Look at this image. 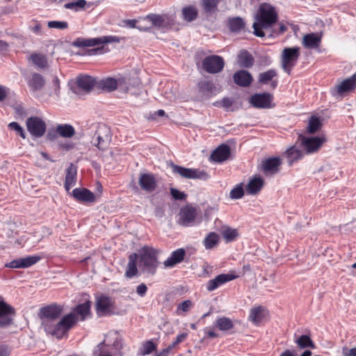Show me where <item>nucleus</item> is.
<instances>
[{"mask_svg":"<svg viewBox=\"0 0 356 356\" xmlns=\"http://www.w3.org/2000/svg\"><path fill=\"white\" fill-rule=\"evenodd\" d=\"M255 19L252 25L254 33L258 37H264L265 34L263 29L270 28L277 22V14L273 6L264 3L259 6Z\"/></svg>","mask_w":356,"mask_h":356,"instance_id":"1","label":"nucleus"},{"mask_svg":"<svg viewBox=\"0 0 356 356\" xmlns=\"http://www.w3.org/2000/svg\"><path fill=\"white\" fill-rule=\"evenodd\" d=\"M74 325V318L72 314H67L59 321H51L43 328L47 334L56 339H62L67 334L69 330Z\"/></svg>","mask_w":356,"mask_h":356,"instance_id":"2","label":"nucleus"},{"mask_svg":"<svg viewBox=\"0 0 356 356\" xmlns=\"http://www.w3.org/2000/svg\"><path fill=\"white\" fill-rule=\"evenodd\" d=\"M138 255L139 257V267L143 271L154 274L158 266L156 250L148 246H144Z\"/></svg>","mask_w":356,"mask_h":356,"instance_id":"3","label":"nucleus"},{"mask_svg":"<svg viewBox=\"0 0 356 356\" xmlns=\"http://www.w3.org/2000/svg\"><path fill=\"white\" fill-rule=\"evenodd\" d=\"M298 47L284 48L282 53V67L285 72L290 74L292 68L296 65L300 57Z\"/></svg>","mask_w":356,"mask_h":356,"instance_id":"4","label":"nucleus"},{"mask_svg":"<svg viewBox=\"0 0 356 356\" xmlns=\"http://www.w3.org/2000/svg\"><path fill=\"white\" fill-rule=\"evenodd\" d=\"M63 312V307L53 304L40 309L38 316L42 327L51 323V321L58 320Z\"/></svg>","mask_w":356,"mask_h":356,"instance_id":"5","label":"nucleus"},{"mask_svg":"<svg viewBox=\"0 0 356 356\" xmlns=\"http://www.w3.org/2000/svg\"><path fill=\"white\" fill-rule=\"evenodd\" d=\"M95 310L99 317L111 316L114 314L115 301L105 295H100L95 298Z\"/></svg>","mask_w":356,"mask_h":356,"instance_id":"6","label":"nucleus"},{"mask_svg":"<svg viewBox=\"0 0 356 356\" xmlns=\"http://www.w3.org/2000/svg\"><path fill=\"white\" fill-rule=\"evenodd\" d=\"M111 140L110 129L105 125L99 127L93 136L91 143L99 149L104 150L109 145Z\"/></svg>","mask_w":356,"mask_h":356,"instance_id":"7","label":"nucleus"},{"mask_svg":"<svg viewBox=\"0 0 356 356\" xmlns=\"http://www.w3.org/2000/svg\"><path fill=\"white\" fill-rule=\"evenodd\" d=\"M224 67V59L220 56H208L202 61V68L210 74L219 73L223 70Z\"/></svg>","mask_w":356,"mask_h":356,"instance_id":"8","label":"nucleus"},{"mask_svg":"<svg viewBox=\"0 0 356 356\" xmlns=\"http://www.w3.org/2000/svg\"><path fill=\"white\" fill-rule=\"evenodd\" d=\"M146 19L150 21L154 26L162 30L172 28L175 23V15L150 14L146 17Z\"/></svg>","mask_w":356,"mask_h":356,"instance_id":"9","label":"nucleus"},{"mask_svg":"<svg viewBox=\"0 0 356 356\" xmlns=\"http://www.w3.org/2000/svg\"><path fill=\"white\" fill-rule=\"evenodd\" d=\"M112 42H120V38L111 35L89 39L77 38L73 42V46L76 47H94Z\"/></svg>","mask_w":356,"mask_h":356,"instance_id":"10","label":"nucleus"},{"mask_svg":"<svg viewBox=\"0 0 356 356\" xmlns=\"http://www.w3.org/2000/svg\"><path fill=\"white\" fill-rule=\"evenodd\" d=\"M99 86L107 92H111L118 88L124 91H127L129 89L125 78L114 79L108 77L101 80Z\"/></svg>","mask_w":356,"mask_h":356,"instance_id":"11","label":"nucleus"},{"mask_svg":"<svg viewBox=\"0 0 356 356\" xmlns=\"http://www.w3.org/2000/svg\"><path fill=\"white\" fill-rule=\"evenodd\" d=\"M15 316L13 307L6 301L0 300V327L5 328L10 325Z\"/></svg>","mask_w":356,"mask_h":356,"instance_id":"12","label":"nucleus"},{"mask_svg":"<svg viewBox=\"0 0 356 356\" xmlns=\"http://www.w3.org/2000/svg\"><path fill=\"white\" fill-rule=\"evenodd\" d=\"M28 131L34 137L42 136L46 131V123L38 117H30L26 120Z\"/></svg>","mask_w":356,"mask_h":356,"instance_id":"13","label":"nucleus"},{"mask_svg":"<svg viewBox=\"0 0 356 356\" xmlns=\"http://www.w3.org/2000/svg\"><path fill=\"white\" fill-rule=\"evenodd\" d=\"M273 96L268 92L256 93L250 98V104L257 108H270L273 107Z\"/></svg>","mask_w":356,"mask_h":356,"instance_id":"14","label":"nucleus"},{"mask_svg":"<svg viewBox=\"0 0 356 356\" xmlns=\"http://www.w3.org/2000/svg\"><path fill=\"white\" fill-rule=\"evenodd\" d=\"M95 80L90 76H81L77 77L76 86L72 88V91L76 95L88 93L95 86Z\"/></svg>","mask_w":356,"mask_h":356,"instance_id":"15","label":"nucleus"},{"mask_svg":"<svg viewBox=\"0 0 356 356\" xmlns=\"http://www.w3.org/2000/svg\"><path fill=\"white\" fill-rule=\"evenodd\" d=\"M300 145L307 154H312L317 152L324 143L325 140L319 137H305L300 135Z\"/></svg>","mask_w":356,"mask_h":356,"instance_id":"16","label":"nucleus"},{"mask_svg":"<svg viewBox=\"0 0 356 356\" xmlns=\"http://www.w3.org/2000/svg\"><path fill=\"white\" fill-rule=\"evenodd\" d=\"M356 88V72L350 78L341 81L331 90L333 96H341Z\"/></svg>","mask_w":356,"mask_h":356,"instance_id":"17","label":"nucleus"},{"mask_svg":"<svg viewBox=\"0 0 356 356\" xmlns=\"http://www.w3.org/2000/svg\"><path fill=\"white\" fill-rule=\"evenodd\" d=\"M196 214V209L192 206L182 207L179 213V224L184 227L193 225Z\"/></svg>","mask_w":356,"mask_h":356,"instance_id":"18","label":"nucleus"},{"mask_svg":"<svg viewBox=\"0 0 356 356\" xmlns=\"http://www.w3.org/2000/svg\"><path fill=\"white\" fill-rule=\"evenodd\" d=\"M230 156V147L227 144H221L212 152L209 159L212 161L220 163L229 160Z\"/></svg>","mask_w":356,"mask_h":356,"instance_id":"19","label":"nucleus"},{"mask_svg":"<svg viewBox=\"0 0 356 356\" xmlns=\"http://www.w3.org/2000/svg\"><path fill=\"white\" fill-rule=\"evenodd\" d=\"M39 256H29L24 258H19L6 264L5 267L10 268H29L40 260Z\"/></svg>","mask_w":356,"mask_h":356,"instance_id":"20","label":"nucleus"},{"mask_svg":"<svg viewBox=\"0 0 356 356\" xmlns=\"http://www.w3.org/2000/svg\"><path fill=\"white\" fill-rule=\"evenodd\" d=\"M282 162L279 157H271L262 161L261 170L266 175H274L279 172Z\"/></svg>","mask_w":356,"mask_h":356,"instance_id":"21","label":"nucleus"},{"mask_svg":"<svg viewBox=\"0 0 356 356\" xmlns=\"http://www.w3.org/2000/svg\"><path fill=\"white\" fill-rule=\"evenodd\" d=\"M90 301H86L78 305L69 314H72L74 318V325L80 321H84L90 314Z\"/></svg>","mask_w":356,"mask_h":356,"instance_id":"22","label":"nucleus"},{"mask_svg":"<svg viewBox=\"0 0 356 356\" xmlns=\"http://www.w3.org/2000/svg\"><path fill=\"white\" fill-rule=\"evenodd\" d=\"M138 184L143 190L148 193L154 191L156 188V180L152 173L140 174Z\"/></svg>","mask_w":356,"mask_h":356,"instance_id":"23","label":"nucleus"},{"mask_svg":"<svg viewBox=\"0 0 356 356\" xmlns=\"http://www.w3.org/2000/svg\"><path fill=\"white\" fill-rule=\"evenodd\" d=\"M236 277V275L230 273L220 274L207 282L206 286L207 289L208 291H213L218 289L220 286L230 282Z\"/></svg>","mask_w":356,"mask_h":356,"instance_id":"24","label":"nucleus"},{"mask_svg":"<svg viewBox=\"0 0 356 356\" xmlns=\"http://www.w3.org/2000/svg\"><path fill=\"white\" fill-rule=\"evenodd\" d=\"M234 82L241 87H248L253 81L252 74L246 70H238L233 75Z\"/></svg>","mask_w":356,"mask_h":356,"instance_id":"25","label":"nucleus"},{"mask_svg":"<svg viewBox=\"0 0 356 356\" xmlns=\"http://www.w3.org/2000/svg\"><path fill=\"white\" fill-rule=\"evenodd\" d=\"M46 81L42 75L34 72L27 80L28 86L32 92L41 90L45 86Z\"/></svg>","mask_w":356,"mask_h":356,"instance_id":"26","label":"nucleus"},{"mask_svg":"<svg viewBox=\"0 0 356 356\" xmlns=\"http://www.w3.org/2000/svg\"><path fill=\"white\" fill-rule=\"evenodd\" d=\"M172 170L174 173L178 174L181 177L186 179H195L199 177V171L198 170H193L191 168H186L174 164L173 163H170L169 164Z\"/></svg>","mask_w":356,"mask_h":356,"instance_id":"27","label":"nucleus"},{"mask_svg":"<svg viewBox=\"0 0 356 356\" xmlns=\"http://www.w3.org/2000/svg\"><path fill=\"white\" fill-rule=\"evenodd\" d=\"M186 251L184 248H179L173 251L170 256L163 262L165 268H172L181 263L185 257Z\"/></svg>","mask_w":356,"mask_h":356,"instance_id":"28","label":"nucleus"},{"mask_svg":"<svg viewBox=\"0 0 356 356\" xmlns=\"http://www.w3.org/2000/svg\"><path fill=\"white\" fill-rule=\"evenodd\" d=\"M72 195L79 202H94L96 201L95 194L87 188H74L72 191Z\"/></svg>","mask_w":356,"mask_h":356,"instance_id":"29","label":"nucleus"},{"mask_svg":"<svg viewBox=\"0 0 356 356\" xmlns=\"http://www.w3.org/2000/svg\"><path fill=\"white\" fill-rule=\"evenodd\" d=\"M77 170L76 167L70 163L66 170V176L65 180V188L69 191L72 186L75 185L76 181Z\"/></svg>","mask_w":356,"mask_h":356,"instance_id":"30","label":"nucleus"},{"mask_svg":"<svg viewBox=\"0 0 356 356\" xmlns=\"http://www.w3.org/2000/svg\"><path fill=\"white\" fill-rule=\"evenodd\" d=\"M321 41V36L317 33H312L304 36L302 44L308 49H316L319 47Z\"/></svg>","mask_w":356,"mask_h":356,"instance_id":"31","label":"nucleus"},{"mask_svg":"<svg viewBox=\"0 0 356 356\" xmlns=\"http://www.w3.org/2000/svg\"><path fill=\"white\" fill-rule=\"evenodd\" d=\"M198 16V9L194 6H187L181 9V19L191 22L197 19Z\"/></svg>","mask_w":356,"mask_h":356,"instance_id":"32","label":"nucleus"},{"mask_svg":"<svg viewBox=\"0 0 356 356\" xmlns=\"http://www.w3.org/2000/svg\"><path fill=\"white\" fill-rule=\"evenodd\" d=\"M238 63L243 67L250 68L254 64V58L249 51L243 49L238 55Z\"/></svg>","mask_w":356,"mask_h":356,"instance_id":"33","label":"nucleus"},{"mask_svg":"<svg viewBox=\"0 0 356 356\" xmlns=\"http://www.w3.org/2000/svg\"><path fill=\"white\" fill-rule=\"evenodd\" d=\"M264 186V180L260 177L252 179L246 186V191L250 195L258 193Z\"/></svg>","mask_w":356,"mask_h":356,"instance_id":"34","label":"nucleus"},{"mask_svg":"<svg viewBox=\"0 0 356 356\" xmlns=\"http://www.w3.org/2000/svg\"><path fill=\"white\" fill-rule=\"evenodd\" d=\"M29 60L38 68L45 69L48 67L47 58L42 54L33 53L29 56Z\"/></svg>","mask_w":356,"mask_h":356,"instance_id":"35","label":"nucleus"},{"mask_svg":"<svg viewBox=\"0 0 356 356\" xmlns=\"http://www.w3.org/2000/svg\"><path fill=\"white\" fill-rule=\"evenodd\" d=\"M220 232L226 243L235 241L239 235L236 229L232 228L227 225L222 226Z\"/></svg>","mask_w":356,"mask_h":356,"instance_id":"36","label":"nucleus"},{"mask_svg":"<svg viewBox=\"0 0 356 356\" xmlns=\"http://www.w3.org/2000/svg\"><path fill=\"white\" fill-rule=\"evenodd\" d=\"M138 255L136 253H133L129 256L127 268L125 273L126 277L131 278L137 274V260Z\"/></svg>","mask_w":356,"mask_h":356,"instance_id":"37","label":"nucleus"},{"mask_svg":"<svg viewBox=\"0 0 356 356\" xmlns=\"http://www.w3.org/2000/svg\"><path fill=\"white\" fill-rule=\"evenodd\" d=\"M220 243V236L216 232H210L204 238L203 243L207 250H213L218 247Z\"/></svg>","mask_w":356,"mask_h":356,"instance_id":"38","label":"nucleus"},{"mask_svg":"<svg viewBox=\"0 0 356 356\" xmlns=\"http://www.w3.org/2000/svg\"><path fill=\"white\" fill-rule=\"evenodd\" d=\"M294 341L300 349L307 348H315V344L309 335L302 334L297 337L296 334H295Z\"/></svg>","mask_w":356,"mask_h":356,"instance_id":"39","label":"nucleus"},{"mask_svg":"<svg viewBox=\"0 0 356 356\" xmlns=\"http://www.w3.org/2000/svg\"><path fill=\"white\" fill-rule=\"evenodd\" d=\"M287 158V162L289 165H292L293 163L297 162L303 156L302 151L296 149L295 147H291L285 152Z\"/></svg>","mask_w":356,"mask_h":356,"instance_id":"40","label":"nucleus"},{"mask_svg":"<svg viewBox=\"0 0 356 356\" xmlns=\"http://www.w3.org/2000/svg\"><path fill=\"white\" fill-rule=\"evenodd\" d=\"M56 131L60 136L64 138H71L75 134V130L74 127L68 124H58Z\"/></svg>","mask_w":356,"mask_h":356,"instance_id":"41","label":"nucleus"},{"mask_svg":"<svg viewBox=\"0 0 356 356\" xmlns=\"http://www.w3.org/2000/svg\"><path fill=\"white\" fill-rule=\"evenodd\" d=\"M264 309L261 306L252 308L250 312L249 320L254 324L259 323L264 318Z\"/></svg>","mask_w":356,"mask_h":356,"instance_id":"42","label":"nucleus"},{"mask_svg":"<svg viewBox=\"0 0 356 356\" xmlns=\"http://www.w3.org/2000/svg\"><path fill=\"white\" fill-rule=\"evenodd\" d=\"M277 76V71L274 69H270L264 72L260 73L258 76V81L261 84H267L269 81H272L273 78Z\"/></svg>","mask_w":356,"mask_h":356,"instance_id":"43","label":"nucleus"},{"mask_svg":"<svg viewBox=\"0 0 356 356\" xmlns=\"http://www.w3.org/2000/svg\"><path fill=\"white\" fill-rule=\"evenodd\" d=\"M218 2L219 0H202L205 13L209 15L216 14L218 10L217 6Z\"/></svg>","mask_w":356,"mask_h":356,"instance_id":"44","label":"nucleus"},{"mask_svg":"<svg viewBox=\"0 0 356 356\" xmlns=\"http://www.w3.org/2000/svg\"><path fill=\"white\" fill-rule=\"evenodd\" d=\"M322 124L318 118L316 116H312L308 122V126L307 128L309 134H315L321 128Z\"/></svg>","mask_w":356,"mask_h":356,"instance_id":"45","label":"nucleus"},{"mask_svg":"<svg viewBox=\"0 0 356 356\" xmlns=\"http://www.w3.org/2000/svg\"><path fill=\"white\" fill-rule=\"evenodd\" d=\"M245 26V23L242 18L237 17L231 19L229 21V26L232 31L238 32L241 31Z\"/></svg>","mask_w":356,"mask_h":356,"instance_id":"46","label":"nucleus"},{"mask_svg":"<svg viewBox=\"0 0 356 356\" xmlns=\"http://www.w3.org/2000/svg\"><path fill=\"white\" fill-rule=\"evenodd\" d=\"M216 325L220 330H229L233 327L232 321L226 317L220 318L216 321Z\"/></svg>","mask_w":356,"mask_h":356,"instance_id":"47","label":"nucleus"},{"mask_svg":"<svg viewBox=\"0 0 356 356\" xmlns=\"http://www.w3.org/2000/svg\"><path fill=\"white\" fill-rule=\"evenodd\" d=\"M87 2L86 0H78L74 2L67 3L64 5L65 8L74 10L78 11L81 9H83Z\"/></svg>","mask_w":356,"mask_h":356,"instance_id":"48","label":"nucleus"},{"mask_svg":"<svg viewBox=\"0 0 356 356\" xmlns=\"http://www.w3.org/2000/svg\"><path fill=\"white\" fill-rule=\"evenodd\" d=\"M156 349V345L153 343L152 341H146L143 344L140 350L141 355H147L152 353Z\"/></svg>","mask_w":356,"mask_h":356,"instance_id":"49","label":"nucleus"},{"mask_svg":"<svg viewBox=\"0 0 356 356\" xmlns=\"http://www.w3.org/2000/svg\"><path fill=\"white\" fill-rule=\"evenodd\" d=\"M244 195V190L242 184L237 185L235 188L231 190L229 197L233 200H238L243 197Z\"/></svg>","mask_w":356,"mask_h":356,"instance_id":"50","label":"nucleus"},{"mask_svg":"<svg viewBox=\"0 0 356 356\" xmlns=\"http://www.w3.org/2000/svg\"><path fill=\"white\" fill-rule=\"evenodd\" d=\"M192 307V302L189 300H185L177 305L176 313L177 315H183L188 312Z\"/></svg>","mask_w":356,"mask_h":356,"instance_id":"51","label":"nucleus"},{"mask_svg":"<svg viewBox=\"0 0 356 356\" xmlns=\"http://www.w3.org/2000/svg\"><path fill=\"white\" fill-rule=\"evenodd\" d=\"M49 95H55L57 97L60 96V81L57 76L52 80V91L49 92Z\"/></svg>","mask_w":356,"mask_h":356,"instance_id":"52","label":"nucleus"},{"mask_svg":"<svg viewBox=\"0 0 356 356\" xmlns=\"http://www.w3.org/2000/svg\"><path fill=\"white\" fill-rule=\"evenodd\" d=\"M186 337L187 334L186 333H181L177 335L175 340L170 346H168V347H167L165 349L168 350V351L170 353L177 345L184 341L186 339Z\"/></svg>","mask_w":356,"mask_h":356,"instance_id":"53","label":"nucleus"},{"mask_svg":"<svg viewBox=\"0 0 356 356\" xmlns=\"http://www.w3.org/2000/svg\"><path fill=\"white\" fill-rule=\"evenodd\" d=\"M48 26L50 29H65L68 26L66 22L61 21H50L48 22Z\"/></svg>","mask_w":356,"mask_h":356,"instance_id":"54","label":"nucleus"},{"mask_svg":"<svg viewBox=\"0 0 356 356\" xmlns=\"http://www.w3.org/2000/svg\"><path fill=\"white\" fill-rule=\"evenodd\" d=\"M8 127L16 131V133L19 135L22 138H25V132L24 129L15 122H10L8 124Z\"/></svg>","mask_w":356,"mask_h":356,"instance_id":"55","label":"nucleus"},{"mask_svg":"<svg viewBox=\"0 0 356 356\" xmlns=\"http://www.w3.org/2000/svg\"><path fill=\"white\" fill-rule=\"evenodd\" d=\"M170 194L172 196V197L175 200H184L186 197V195L179 191H178L176 188H171L170 189Z\"/></svg>","mask_w":356,"mask_h":356,"instance_id":"56","label":"nucleus"},{"mask_svg":"<svg viewBox=\"0 0 356 356\" xmlns=\"http://www.w3.org/2000/svg\"><path fill=\"white\" fill-rule=\"evenodd\" d=\"M217 207L213 206V207H208L207 209H204V218L207 220H209L210 219V218L211 217V216H213V214L217 211Z\"/></svg>","mask_w":356,"mask_h":356,"instance_id":"57","label":"nucleus"},{"mask_svg":"<svg viewBox=\"0 0 356 356\" xmlns=\"http://www.w3.org/2000/svg\"><path fill=\"white\" fill-rule=\"evenodd\" d=\"M341 354L342 356H356V346L352 348L343 347Z\"/></svg>","mask_w":356,"mask_h":356,"instance_id":"58","label":"nucleus"},{"mask_svg":"<svg viewBox=\"0 0 356 356\" xmlns=\"http://www.w3.org/2000/svg\"><path fill=\"white\" fill-rule=\"evenodd\" d=\"M147 286L142 283L140 284H139L137 288H136V293H138V296H140V297H143L146 293H147Z\"/></svg>","mask_w":356,"mask_h":356,"instance_id":"59","label":"nucleus"},{"mask_svg":"<svg viewBox=\"0 0 356 356\" xmlns=\"http://www.w3.org/2000/svg\"><path fill=\"white\" fill-rule=\"evenodd\" d=\"M271 63V59L268 56L261 57L259 60V65L263 66L270 65Z\"/></svg>","mask_w":356,"mask_h":356,"instance_id":"60","label":"nucleus"},{"mask_svg":"<svg viewBox=\"0 0 356 356\" xmlns=\"http://www.w3.org/2000/svg\"><path fill=\"white\" fill-rule=\"evenodd\" d=\"M8 95V89L4 87L0 86V102L3 101Z\"/></svg>","mask_w":356,"mask_h":356,"instance_id":"61","label":"nucleus"},{"mask_svg":"<svg viewBox=\"0 0 356 356\" xmlns=\"http://www.w3.org/2000/svg\"><path fill=\"white\" fill-rule=\"evenodd\" d=\"M10 350L6 346H0V356H8Z\"/></svg>","mask_w":356,"mask_h":356,"instance_id":"62","label":"nucleus"},{"mask_svg":"<svg viewBox=\"0 0 356 356\" xmlns=\"http://www.w3.org/2000/svg\"><path fill=\"white\" fill-rule=\"evenodd\" d=\"M232 101L229 98H223L222 101V105L223 107L229 108L232 106Z\"/></svg>","mask_w":356,"mask_h":356,"instance_id":"63","label":"nucleus"},{"mask_svg":"<svg viewBox=\"0 0 356 356\" xmlns=\"http://www.w3.org/2000/svg\"><path fill=\"white\" fill-rule=\"evenodd\" d=\"M31 30L36 34H39L41 30V26L39 23H36L32 28Z\"/></svg>","mask_w":356,"mask_h":356,"instance_id":"64","label":"nucleus"}]
</instances>
